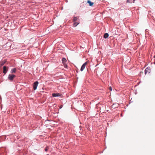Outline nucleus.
<instances>
[{"label":"nucleus","instance_id":"nucleus-1","mask_svg":"<svg viewBox=\"0 0 155 155\" xmlns=\"http://www.w3.org/2000/svg\"><path fill=\"white\" fill-rule=\"evenodd\" d=\"M15 77V75L14 74H10L8 76V78L10 81H12Z\"/></svg>","mask_w":155,"mask_h":155},{"label":"nucleus","instance_id":"nucleus-2","mask_svg":"<svg viewBox=\"0 0 155 155\" xmlns=\"http://www.w3.org/2000/svg\"><path fill=\"white\" fill-rule=\"evenodd\" d=\"M62 63L63 64L65 68H67L68 66L66 63L67 61L66 59L65 58H63L62 60Z\"/></svg>","mask_w":155,"mask_h":155},{"label":"nucleus","instance_id":"nucleus-3","mask_svg":"<svg viewBox=\"0 0 155 155\" xmlns=\"http://www.w3.org/2000/svg\"><path fill=\"white\" fill-rule=\"evenodd\" d=\"M38 84V81H36L34 83L33 85V88L34 90L36 89Z\"/></svg>","mask_w":155,"mask_h":155},{"label":"nucleus","instance_id":"nucleus-4","mask_svg":"<svg viewBox=\"0 0 155 155\" xmlns=\"http://www.w3.org/2000/svg\"><path fill=\"white\" fill-rule=\"evenodd\" d=\"M8 68H7L5 66H4L3 67V73L5 74H6L8 70Z\"/></svg>","mask_w":155,"mask_h":155},{"label":"nucleus","instance_id":"nucleus-5","mask_svg":"<svg viewBox=\"0 0 155 155\" xmlns=\"http://www.w3.org/2000/svg\"><path fill=\"white\" fill-rule=\"evenodd\" d=\"M87 64V62H85V63H84L83 65H82V66L81 67V71H82L84 69L85 66Z\"/></svg>","mask_w":155,"mask_h":155},{"label":"nucleus","instance_id":"nucleus-6","mask_svg":"<svg viewBox=\"0 0 155 155\" xmlns=\"http://www.w3.org/2000/svg\"><path fill=\"white\" fill-rule=\"evenodd\" d=\"M61 95V94L59 93H53L52 94V96L53 97H55L58 96H60Z\"/></svg>","mask_w":155,"mask_h":155},{"label":"nucleus","instance_id":"nucleus-7","mask_svg":"<svg viewBox=\"0 0 155 155\" xmlns=\"http://www.w3.org/2000/svg\"><path fill=\"white\" fill-rule=\"evenodd\" d=\"M87 3L89 4L90 6H92L94 4V3L91 2L90 0H87Z\"/></svg>","mask_w":155,"mask_h":155},{"label":"nucleus","instance_id":"nucleus-8","mask_svg":"<svg viewBox=\"0 0 155 155\" xmlns=\"http://www.w3.org/2000/svg\"><path fill=\"white\" fill-rule=\"evenodd\" d=\"M150 70L149 68H147L145 70V74H146L148 72L149 73H150Z\"/></svg>","mask_w":155,"mask_h":155},{"label":"nucleus","instance_id":"nucleus-9","mask_svg":"<svg viewBox=\"0 0 155 155\" xmlns=\"http://www.w3.org/2000/svg\"><path fill=\"white\" fill-rule=\"evenodd\" d=\"M16 68H13V69H12V70H11V73L12 74L16 72Z\"/></svg>","mask_w":155,"mask_h":155},{"label":"nucleus","instance_id":"nucleus-10","mask_svg":"<svg viewBox=\"0 0 155 155\" xmlns=\"http://www.w3.org/2000/svg\"><path fill=\"white\" fill-rule=\"evenodd\" d=\"M108 34L107 33H106L104 34V38H106L108 37Z\"/></svg>","mask_w":155,"mask_h":155},{"label":"nucleus","instance_id":"nucleus-11","mask_svg":"<svg viewBox=\"0 0 155 155\" xmlns=\"http://www.w3.org/2000/svg\"><path fill=\"white\" fill-rule=\"evenodd\" d=\"M74 23L73 24V26L74 27H75L78 24H79V23H78L76 22V21L74 22Z\"/></svg>","mask_w":155,"mask_h":155},{"label":"nucleus","instance_id":"nucleus-12","mask_svg":"<svg viewBox=\"0 0 155 155\" xmlns=\"http://www.w3.org/2000/svg\"><path fill=\"white\" fill-rule=\"evenodd\" d=\"M78 19V18L77 17H74V18L73 19V21L74 22L76 21Z\"/></svg>","mask_w":155,"mask_h":155},{"label":"nucleus","instance_id":"nucleus-13","mask_svg":"<svg viewBox=\"0 0 155 155\" xmlns=\"http://www.w3.org/2000/svg\"><path fill=\"white\" fill-rule=\"evenodd\" d=\"M5 62H6L5 61H2L1 62V66L3 65L5 63Z\"/></svg>","mask_w":155,"mask_h":155},{"label":"nucleus","instance_id":"nucleus-14","mask_svg":"<svg viewBox=\"0 0 155 155\" xmlns=\"http://www.w3.org/2000/svg\"><path fill=\"white\" fill-rule=\"evenodd\" d=\"M132 0H127V2L131 3L132 2Z\"/></svg>","mask_w":155,"mask_h":155},{"label":"nucleus","instance_id":"nucleus-15","mask_svg":"<svg viewBox=\"0 0 155 155\" xmlns=\"http://www.w3.org/2000/svg\"><path fill=\"white\" fill-rule=\"evenodd\" d=\"M48 149V147H47L45 149V151H47Z\"/></svg>","mask_w":155,"mask_h":155},{"label":"nucleus","instance_id":"nucleus-16","mask_svg":"<svg viewBox=\"0 0 155 155\" xmlns=\"http://www.w3.org/2000/svg\"><path fill=\"white\" fill-rule=\"evenodd\" d=\"M109 89L110 90V91H112V87H110L109 88Z\"/></svg>","mask_w":155,"mask_h":155},{"label":"nucleus","instance_id":"nucleus-17","mask_svg":"<svg viewBox=\"0 0 155 155\" xmlns=\"http://www.w3.org/2000/svg\"><path fill=\"white\" fill-rule=\"evenodd\" d=\"M62 106L61 105V106H60V108H62Z\"/></svg>","mask_w":155,"mask_h":155}]
</instances>
